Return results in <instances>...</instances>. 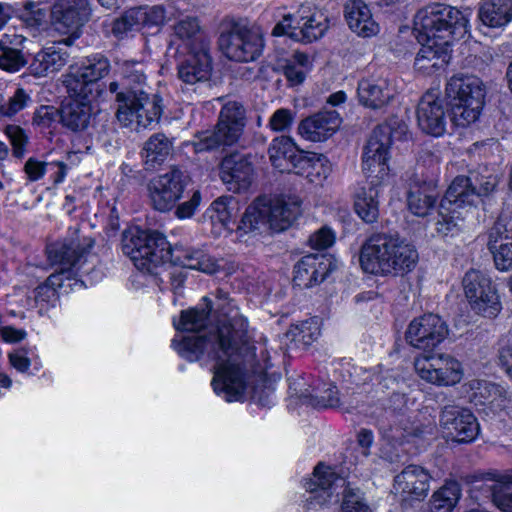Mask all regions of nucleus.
<instances>
[{
  "label": "nucleus",
  "instance_id": "0eeeda50",
  "mask_svg": "<svg viewBox=\"0 0 512 512\" xmlns=\"http://www.w3.org/2000/svg\"><path fill=\"white\" fill-rule=\"evenodd\" d=\"M301 214L298 200L286 201L282 198L258 197L247 207L237 228L244 233L269 226L275 231L287 229Z\"/></svg>",
  "mask_w": 512,
  "mask_h": 512
},
{
  "label": "nucleus",
  "instance_id": "aec40b11",
  "mask_svg": "<svg viewBox=\"0 0 512 512\" xmlns=\"http://www.w3.org/2000/svg\"><path fill=\"white\" fill-rule=\"evenodd\" d=\"M168 52L180 54L191 51L211 50V42L197 17L186 16L172 26Z\"/></svg>",
  "mask_w": 512,
  "mask_h": 512
},
{
  "label": "nucleus",
  "instance_id": "c756f323",
  "mask_svg": "<svg viewBox=\"0 0 512 512\" xmlns=\"http://www.w3.org/2000/svg\"><path fill=\"white\" fill-rule=\"evenodd\" d=\"M305 152L287 136L274 138L268 148L269 159L275 168L295 174L302 158L305 157Z\"/></svg>",
  "mask_w": 512,
  "mask_h": 512
},
{
  "label": "nucleus",
  "instance_id": "4be33fe9",
  "mask_svg": "<svg viewBox=\"0 0 512 512\" xmlns=\"http://www.w3.org/2000/svg\"><path fill=\"white\" fill-rule=\"evenodd\" d=\"M253 155L233 152L227 154L220 163V178L229 191H246L253 180Z\"/></svg>",
  "mask_w": 512,
  "mask_h": 512
},
{
  "label": "nucleus",
  "instance_id": "dca6fc26",
  "mask_svg": "<svg viewBox=\"0 0 512 512\" xmlns=\"http://www.w3.org/2000/svg\"><path fill=\"white\" fill-rule=\"evenodd\" d=\"M110 62L100 53L90 55L75 71L70 72L65 83L69 92L78 97H93V91L98 93V81L108 75Z\"/></svg>",
  "mask_w": 512,
  "mask_h": 512
},
{
  "label": "nucleus",
  "instance_id": "338daca9",
  "mask_svg": "<svg viewBox=\"0 0 512 512\" xmlns=\"http://www.w3.org/2000/svg\"><path fill=\"white\" fill-rule=\"evenodd\" d=\"M374 435L370 429L361 428L357 434V443L362 448V454L367 457L370 454V447L373 444Z\"/></svg>",
  "mask_w": 512,
  "mask_h": 512
},
{
  "label": "nucleus",
  "instance_id": "473e14b6",
  "mask_svg": "<svg viewBox=\"0 0 512 512\" xmlns=\"http://www.w3.org/2000/svg\"><path fill=\"white\" fill-rule=\"evenodd\" d=\"M394 94V88L385 78L362 79L357 87L360 104L373 110L387 106L393 99Z\"/></svg>",
  "mask_w": 512,
  "mask_h": 512
},
{
  "label": "nucleus",
  "instance_id": "39448f33",
  "mask_svg": "<svg viewBox=\"0 0 512 512\" xmlns=\"http://www.w3.org/2000/svg\"><path fill=\"white\" fill-rule=\"evenodd\" d=\"M417 39L450 46L468 33V19L457 8L436 3L419 10L414 19Z\"/></svg>",
  "mask_w": 512,
  "mask_h": 512
},
{
  "label": "nucleus",
  "instance_id": "b1692460",
  "mask_svg": "<svg viewBox=\"0 0 512 512\" xmlns=\"http://www.w3.org/2000/svg\"><path fill=\"white\" fill-rule=\"evenodd\" d=\"M419 128L426 134L440 137L446 132L450 109L436 93L426 92L420 99L416 110Z\"/></svg>",
  "mask_w": 512,
  "mask_h": 512
},
{
  "label": "nucleus",
  "instance_id": "4c0bfd02",
  "mask_svg": "<svg viewBox=\"0 0 512 512\" xmlns=\"http://www.w3.org/2000/svg\"><path fill=\"white\" fill-rule=\"evenodd\" d=\"M504 479L512 481V470L506 474H500L496 471L475 472L471 475L470 480L472 497L478 501L489 499L494 503Z\"/></svg>",
  "mask_w": 512,
  "mask_h": 512
},
{
  "label": "nucleus",
  "instance_id": "c9c22d12",
  "mask_svg": "<svg viewBox=\"0 0 512 512\" xmlns=\"http://www.w3.org/2000/svg\"><path fill=\"white\" fill-rule=\"evenodd\" d=\"M344 16L349 28L359 36L370 37L378 32V25L363 0H348L344 6Z\"/></svg>",
  "mask_w": 512,
  "mask_h": 512
},
{
  "label": "nucleus",
  "instance_id": "052dcab7",
  "mask_svg": "<svg viewBox=\"0 0 512 512\" xmlns=\"http://www.w3.org/2000/svg\"><path fill=\"white\" fill-rule=\"evenodd\" d=\"M494 505L503 512H512V481L504 479Z\"/></svg>",
  "mask_w": 512,
  "mask_h": 512
},
{
  "label": "nucleus",
  "instance_id": "4468645a",
  "mask_svg": "<svg viewBox=\"0 0 512 512\" xmlns=\"http://www.w3.org/2000/svg\"><path fill=\"white\" fill-rule=\"evenodd\" d=\"M190 178L178 166H171L147 184L148 197L151 206L159 212H168L182 198L185 187Z\"/></svg>",
  "mask_w": 512,
  "mask_h": 512
},
{
  "label": "nucleus",
  "instance_id": "ea45409f",
  "mask_svg": "<svg viewBox=\"0 0 512 512\" xmlns=\"http://www.w3.org/2000/svg\"><path fill=\"white\" fill-rule=\"evenodd\" d=\"M478 15L483 25L502 28L512 21V0H485Z\"/></svg>",
  "mask_w": 512,
  "mask_h": 512
},
{
  "label": "nucleus",
  "instance_id": "9d476101",
  "mask_svg": "<svg viewBox=\"0 0 512 512\" xmlns=\"http://www.w3.org/2000/svg\"><path fill=\"white\" fill-rule=\"evenodd\" d=\"M245 124L244 107L235 101L226 103L220 111L215 129L201 133L194 142L195 151L225 150L233 146L239 141Z\"/></svg>",
  "mask_w": 512,
  "mask_h": 512
},
{
  "label": "nucleus",
  "instance_id": "603ef678",
  "mask_svg": "<svg viewBox=\"0 0 512 512\" xmlns=\"http://www.w3.org/2000/svg\"><path fill=\"white\" fill-rule=\"evenodd\" d=\"M60 121V109L52 105H41L33 114L32 124L40 130L51 128Z\"/></svg>",
  "mask_w": 512,
  "mask_h": 512
},
{
  "label": "nucleus",
  "instance_id": "4d7b16f0",
  "mask_svg": "<svg viewBox=\"0 0 512 512\" xmlns=\"http://www.w3.org/2000/svg\"><path fill=\"white\" fill-rule=\"evenodd\" d=\"M25 8L26 12L23 14L22 20L28 28L39 30L46 25L47 14L44 9L31 2L27 3Z\"/></svg>",
  "mask_w": 512,
  "mask_h": 512
},
{
  "label": "nucleus",
  "instance_id": "49530a36",
  "mask_svg": "<svg viewBox=\"0 0 512 512\" xmlns=\"http://www.w3.org/2000/svg\"><path fill=\"white\" fill-rule=\"evenodd\" d=\"M512 242V213L503 211L487 231V247Z\"/></svg>",
  "mask_w": 512,
  "mask_h": 512
},
{
  "label": "nucleus",
  "instance_id": "cd10ccee",
  "mask_svg": "<svg viewBox=\"0 0 512 512\" xmlns=\"http://www.w3.org/2000/svg\"><path fill=\"white\" fill-rule=\"evenodd\" d=\"M186 58L178 64V77L185 85H196L210 80L212 57L210 50L182 53Z\"/></svg>",
  "mask_w": 512,
  "mask_h": 512
},
{
  "label": "nucleus",
  "instance_id": "393cba45",
  "mask_svg": "<svg viewBox=\"0 0 512 512\" xmlns=\"http://www.w3.org/2000/svg\"><path fill=\"white\" fill-rule=\"evenodd\" d=\"M385 245V276H403L411 272L418 262V252L398 235L387 234Z\"/></svg>",
  "mask_w": 512,
  "mask_h": 512
},
{
  "label": "nucleus",
  "instance_id": "bf43d9fd",
  "mask_svg": "<svg viewBox=\"0 0 512 512\" xmlns=\"http://www.w3.org/2000/svg\"><path fill=\"white\" fill-rule=\"evenodd\" d=\"M335 240V235L330 228L322 227L309 237V244L312 248L324 250L330 247Z\"/></svg>",
  "mask_w": 512,
  "mask_h": 512
},
{
  "label": "nucleus",
  "instance_id": "72a5a7b5",
  "mask_svg": "<svg viewBox=\"0 0 512 512\" xmlns=\"http://www.w3.org/2000/svg\"><path fill=\"white\" fill-rule=\"evenodd\" d=\"M438 197L439 193L434 181L415 179L408 191V208L414 215L424 217L434 209Z\"/></svg>",
  "mask_w": 512,
  "mask_h": 512
},
{
  "label": "nucleus",
  "instance_id": "bb28decb",
  "mask_svg": "<svg viewBox=\"0 0 512 512\" xmlns=\"http://www.w3.org/2000/svg\"><path fill=\"white\" fill-rule=\"evenodd\" d=\"M341 125V117L336 110L324 109L302 120L299 134L306 140L321 142L331 137Z\"/></svg>",
  "mask_w": 512,
  "mask_h": 512
},
{
  "label": "nucleus",
  "instance_id": "1a4fd4ad",
  "mask_svg": "<svg viewBox=\"0 0 512 512\" xmlns=\"http://www.w3.org/2000/svg\"><path fill=\"white\" fill-rule=\"evenodd\" d=\"M117 103L116 117L124 126H129L135 121L139 127L147 128L157 124L164 112L162 96L142 87L129 92H119Z\"/></svg>",
  "mask_w": 512,
  "mask_h": 512
},
{
  "label": "nucleus",
  "instance_id": "0e129e2a",
  "mask_svg": "<svg viewBox=\"0 0 512 512\" xmlns=\"http://www.w3.org/2000/svg\"><path fill=\"white\" fill-rule=\"evenodd\" d=\"M48 167L49 163L29 158L24 165V171L30 181H37L48 172Z\"/></svg>",
  "mask_w": 512,
  "mask_h": 512
},
{
  "label": "nucleus",
  "instance_id": "58836bf2",
  "mask_svg": "<svg viewBox=\"0 0 512 512\" xmlns=\"http://www.w3.org/2000/svg\"><path fill=\"white\" fill-rule=\"evenodd\" d=\"M173 151V139L164 133L151 135L144 143L142 157L147 169L162 165Z\"/></svg>",
  "mask_w": 512,
  "mask_h": 512
},
{
  "label": "nucleus",
  "instance_id": "3c124183",
  "mask_svg": "<svg viewBox=\"0 0 512 512\" xmlns=\"http://www.w3.org/2000/svg\"><path fill=\"white\" fill-rule=\"evenodd\" d=\"M320 330L317 322L313 319L303 321L302 323L292 326L287 335L292 337V340L301 343L305 346L313 343L319 336Z\"/></svg>",
  "mask_w": 512,
  "mask_h": 512
},
{
  "label": "nucleus",
  "instance_id": "a878e982",
  "mask_svg": "<svg viewBox=\"0 0 512 512\" xmlns=\"http://www.w3.org/2000/svg\"><path fill=\"white\" fill-rule=\"evenodd\" d=\"M71 42L72 39L69 37L43 47L34 55L29 64L30 74L35 77H45L60 71L68 62L69 53L66 46L70 45Z\"/></svg>",
  "mask_w": 512,
  "mask_h": 512
},
{
  "label": "nucleus",
  "instance_id": "79ce46f5",
  "mask_svg": "<svg viewBox=\"0 0 512 512\" xmlns=\"http://www.w3.org/2000/svg\"><path fill=\"white\" fill-rule=\"evenodd\" d=\"M465 386L470 392V400L476 405L504 401L508 397V391L504 386L487 380L472 379Z\"/></svg>",
  "mask_w": 512,
  "mask_h": 512
},
{
  "label": "nucleus",
  "instance_id": "f704fd0d",
  "mask_svg": "<svg viewBox=\"0 0 512 512\" xmlns=\"http://www.w3.org/2000/svg\"><path fill=\"white\" fill-rule=\"evenodd\" d=\"M387 239V233L372 234L363 243L360 250V266L366 273L377 276H385V245L382 243Z\"/></svg>",
  "mask_w": 512,
  "mask_h": 512
},
{
  "label": "nucleus",
  "instance_id": "9b49d317",
  "mask_svg": "<svg viewBox=\"0 0 512 512\" xmlns=\"http://www.w3.org/2000/svg\"><path fill=\"white\" fill-rule=\"evenodd\" d=\"M329 28L328 16L312 3L301 4L293 13L286 14L272 30L274 36L287 35L306 43L321 38Z\"/></svg>",
  "mask_w": 512,
  "mask_h": 512
},
{
  "label": "nucleus",
  "instance_id": "7ed1b4c3",
  "mask_svg": "<svg viewBox=\"0 0 512 512\" xmlns=\"http://www.w3.org/2000/svg\"><path fill=\"white\" fill-rule=\"evenodd\" d=\"M407 131L408 127L402 120L392 118L374 128L364 147L362 170L368 182L357 190L354 209L365 223L371 224L378 220L380 186L389 171V148L394 140L404 139Z\"/></svg>",
  "mask_w": 512,
  "mask_h": 512
},
{
  "label": "nucleus",
  "instance_id": "8fccbe9b",
  "mask_svg": "<svg viewBox=\"0 0 512 512\" xmlns=\"http://www.w3.org/2000/svg\"><path fill=\"white\" fill-rule=\"evenodd\" d=\"M32 103L30 93L24 88L18 87L14 93L6 100L0 103V115L11 118Z\"/></svg>",
  "mask_w": 512,
  "mask_h": 512
},
{
  "label": "nucleus",
  "instance_id": "c03bdc74",
  "mask_svg": "<svg viewBox=\"0 0 512 512\" xmlns=\"http://www.w3.org/2000/svg\"><path fill=\"white\" fill-rule=\"evenodd\" d=\"M455 208L458 207L446 201L445 195L441 201L440 211L438 212V218L435 223L436 231L439 235L447 237L459 233L463 219L459 214L456 215Z\"/></svg>",
  "mask_w": 512,
  "mask_h": 512
},
{
  "label": "nucleus",
  "instance_id": "09e8293b",
  "mask_svg": "<svg viewBox=\"0 0 512 512\" xmlns=\"http://www.w3.org/2000/svg\"><path fill=\"white\" fill-rule=\"evenodd\" d=\"M141 19V12L136 11L135 8L129 9L112 22L111 33L117 39H123L130 32L138 31L142 28Z\"/></svg>",
  "mask_w": 512,
  "mask_h": 512
},
{
  "label": "nucleus",
  "instance_id": "69168bd1",
  "mask_svg": "<svg viewBox=\"0 0 512 512\" xmlns=\"http://www.w3.org/2000/svg\"><path fill=\"white\" fill-rule=\"evenodd\" d=\"M283 73L291 85H299L305 79L304 69L298 67L295 63L286 61L283 66Z\"/></svg>",
  "mask_w": 512,
  "mask_h": 512
},
{
  "label": "nucleus",
  "instance_id": "e433bc0d",
  "mask_svg": "<svg viewBox=\"0 0 512 512\" xmlns=\"http://www.w3.org/2000/svg\"><path fill=\"white\" fill-rule=\"evenodd\" d=\"M424 42L416 55L414 67L417 71L430 75L448 63L449 46L437 41Z\"/></svg>",
  "mask_w": 512,
  "mask_h": 512
},
{
  "label": "nucleus",
  "instance_id": "423d86ee",
  "mask_svg": "<svg viewBox=\"0 0 512 512\" xmlns=\"http://www.w3.org/2000/svg\"><path fill=\"white\" fill-rule=\"evenodd\" d=\"M305 489L311 493V500L319 505L330 502L333 498L337 502L343 496L341 512H368L369 508L363 500L362 493L331 467L319 463L313 476L304 482Z\"/></svg>",
  "mask_w": 512,
  "mask_h": 512
},
{
  "label": "nucleus",
  "instance_id": "2f4dec72",
  "mask_svg": "<svg viewBox=\"0 0 512 512\" xmlns=\"http://www.w3.org/2000/svg\"><path fill=\"white\" fill-rule=\"evenodd\" d=\"M28 39L16 32H7L0 38V69L15 73L28 64L25 56V44Z\"/></svg>",
  "mask_w": 512,
  "mask_h": 512
},
{
  "label": "nucleus",
  "instance_id": "2eb2a0df",
  "mask_svg": "<svg viewBox=\"0 0 512 512\" xmlns=\"http://www.w3.org/2000/svg\"><path fill=\"white\" fill-rule=\"evenodd\" d=\"M218 44L227 58L238 62L254 61L263 48L261 36L239 24H233L229 30L222 31Z\"/></svg>",
  "mask_w": 512,
  "mask_h": 512
},
{
  "label": "nucleus",
  "instance_id": "f03ea898",
  "mask_svg": "<svg viewBox=\"0 0 512 512\" xmlns=\"http://www.w3.org/2000/svg\"><path fill=\"white\" fill-rule=\"evenodd\" d=\"M122 251L137 269L150 274H157V268L166 261L207 274H213L219 269L217 261L203 249L179 243L170 246L158 231L138 228L125 231L122 236Z\"/></svg>",
  "mask_w": 512,
  "mask_h": 512
},
{
  "label": "nucleus",
  "instance_id": "6ab92c4d",
  "mask_svg": "<svg viewBox=\"0 0 512 512\" xmlns=\"http://www.w3.org/2000/svg\"><path fill=\"white\" fill-rule=\"evenodd\" d=\"M415 369L420 378L439 386L455 385L463 376L460 362L447 354L429 355L416 359Z\"/></svg>",
  "mask_w": 512,
  "mask_h": 512
},
{
  "label": "nucleus",
  "instance_id": "20e7f679",
  "mask_svg": "<svg viewBox=\"0 0 512 512\" xmlns=\"http://www.w3.org/2000/svg\"><path fill=\"white\" fill-rule=\"evenodd\" d=\"M93 246V241L89 240L81 244L78 239L65 240L62 243H54L47 246V256L51 264L62 266L57 273L51 274L45 282L38 285L33 290L34 306L39 308V313H43L54 307L58 301L57 288L62 289L75 286L83 287L84 282L75 278L82 262L85 261V255Z\"/></svg>",
  "mask_w": 512,
  "mask_h": 512
},
{
  "label": "nucleus",
  "instance_id": "f257e3e1",
  "mask_svg": "<svg viewBox=\"0 0 512 512\" xmlns=\"http://www.w3.org/2000/svg\"><path fill=\"white\" fill-rule=\"evenodd\" d=\"M205 296V306L183 310L178 323L179 331L194 334L172 340L178 354L196 361L206 353L214 359V392L227 402L240 401L253 374L262 375L270 366V356L265 343L252 341L247 319L230 293L217 288Z\"/></svg>",
  "mask_w": 512,
  "mask_h": 512
},
{
  "label": "nucleus",
  "instance_id": "de8ad7c7",
  "mask_svg": "<svg viewBox=\"0 0 512 512\" xmlns=\"http://www.w3.org/2000/svg\"><path fill=\"white\" fill-rule=\"evenodd\" d=\"M461 490L456 482L445 484L432 496L433 512H451L460 499Z\"/></svg>",
  "mask_w": 512,
  "mask_h": 512
},
{
  "label": "nucleus",
  "instance_id": "f3484780",
  "mask_svg": "<svg viewBox=\"0 0 512 512\" xmlns=\"http://www.w3.org/2000/svg\"><path fill=\"white\" fill-rule=\"evenodd\" d=\"M448 333V325L439 315L427 313L409 323L405 339L412 347L431 352L446 339Z\"/></svg>",
  "mask_w": 512,
  "mask_h": 512
},
{
  "label": "nucleus",
  "instance_id": "a19ab883",
  "mask_svg": "<svg viewBox=\"0 0 512 512\" xmlns=\"http://www.w3.org/2000/svg\"><path fill=\"white\" fill-rule=\"evenodd\" d=\"M331 171L332 165L325 155L306 151L296 174L306 177L311 183H321Z\"/></svg>",
  "mask_w": 512,
  "mask_h": 512
},
{
  "label": "nucleus",
  "instance_id": "13d9d810",
  "mask_svg": "<svg viewBox=\"0 0 512 512\" xmlns=\"http://www.w3.org/2000/svg\"><path fill=\"white\" fill-rule=\"evenodd\" d=\"M135 10L142 14V19L140 20L142 27L153 25L157 26L164 22L165 9L160 5L152 7H138L135 8Z\"/></svg>",
  "mask_w": 512,
  "mask_h": 512
},
{
  "label": "nucleus",
  "instance_id": "412c9836",
  "mask_svg": "<svg viewBox=\"0 0 512 512\" xmlns=\"http://www.w3.org/2000/svg\"><path fill=\"white\" fill-rule=\"evenodd\" d=\"M91 11L88 0H57L51 7V20L57 31L78 37Z\"/></svg>",
  "mask_w": 512,
  "mask_h": 512
},
{
  "label": "nucleus",
  "instance_id": "680f3d73",
  "mask_svg": "<svg viewBox=\"0 0 512 512\" xmlns=\"http://www.w3.org/2000/svg\"><path fill=\"white\" fill-rule=\"evenodd\" d=\"M316 404L323 408H335L342 405L335 385L329 384L320 395H316Z\"/></svg>",
  "mask_w": 512,
  "mask_h": 512
},
{
  "label": "nucleus",
  "instance_id": "37998d69",
  "mask_svg": "<svg viewBox=\"0 0 512 512\" xmlns=\"http://www.w3.org/2000/svg\"><path fill=\"white\" fill-rule=\"evenodd\" d=\"M238 213L237 201L231 196H222L214 200L206 214L213 224H220L225 229H233Z\"/></svg>",
  "mask_w": 512,
  "mask_h": 512
},
{
  "label": "nucleus",
  "instance_id": "a211bd4d",
  "mask_svg": "<svg viewBox=\"0 0 512 512\" xmlns=\"http://www.w3.org/2000/svg\"><path fill=\"white\" fill-rule=\"evenodd\" d=\"M431 475L422 466L408 465L394 477L393 488L400 496L403 509L413 508L425 500L430 490Z\"/></svg>",
  "mask_w": 512,
  "mask_h": 512
},
{
  "label": "nucleus",
  "instance_id": "864d4df0",
  "mask_svg": "<svg viewBox=\"0 0 512 512\" xmlns=\"http://www.w3.org/2000/svg\"><path fill=\"white\" fill-rule=\"evenodd\" d=\"M5 134L12 145L14 157L18 159L23 158L28 144V136L25 131L18 125H7L5 128Z\"/></svg>",
  "mask_w": 512,
  "mask_h": 512
},
{
  "label": "nucleus",
  "instance_id": "c85d7f7f",
  "mask_svg": "<svg viewBox=\"0 0 512 512\" xmlns=\"http://www.w3.org/2000/svg\"><path fill=\"white\" fill-rule=\"evenodd\" d=\"M331 271V262L324 255L303 256L294 266L293 282L296 286L310 288L321 283Z\"/></svg>",
  "mask_w": 512,
  "mask_h": 512
},
{
  "label": "nucleus",
  "instance_id": "e2e57ef3",
  "mask_svg": "<svg viewBox=\"0 0 512 512\" xmlns=\"http://www.w3.org/2000/svg\"><path fill=\"white\" fill-rule=\"evenodd\" d=\"M201 202V193L195 190L190 199L180 203L175 210V216L179 219L191 218Z\"/></svg>",
  "mask_w": 512,
  "mask_h": 512
},
{
  "label": "nucleus",
  "instance_id": "5fc2aeb1",
  "mask_svg": "<svg viewBox=\"0 0 512 512\" xmlns=\"http://www.w3.org/2000/svg\"><path fill=\"white\" fill-rule=\"evenodd\" d=\"M295 120V112L288 108L277 109L270 117L268 126L274 132H288Z\"/></svg>",
  "mask_w": 512,
  "mask_h": 512
},
{
  "label": "nucleus",
  "instance_id": "f8f14e48",
  "mask_svg": "<svg viewBox=\"0 0 512 512\" xmlns=\"http://www.w3.org/2000/svg\"><path fill=\"white\" fill-rule=\"evenodd\" d=\"M498 186V176L488 167H479L467 176H457L446 191V201L457 207L476 206L490 197Z\"/></svg>",
  "mask_w": 512,
  "mask_h": 512
},
{
  "label": "nucleus",
  "instance_id": "6e6552de",
  "mask_svg": "<svg viewBox=\"0 0 512 512\" xmlns=\"http://www.w3.org/2000/svg\"><path fill=\"white\" fill-rule=\"evenodd\" d=\"M450 106V121L459 127L474 123L484 106L485 91L482 81L473 75H454L446 85Z\"/></svg>",
  "mask_w": 512,
  "mask_h": 512
},
{
  "label": "nucleus",
  "instance_id": "7c9ffc66",
  "mask_svg": "<svg viewBox=\"0 0 512 512\" xmlns=\"http://www.w3.org/2000/svg\"><path fill=\"white\" fill-rule=\"evenodd\" d=\"M91 97L70 98L60 107V123L72 133L86 130L92 116Z\"/></svg>",
  "mask_w": 512,
  "mask_h": 512
},
{
  "label": "nucleus",
  "instance_id": "774afa93",
  "mask_svg": "<svg viewBox=\"0 0 512 512\" xmlns=\"http://www.w3.org/2000/svg\"><path fill=\"white\" fill-rule=\"evenodd\" d=\"M27 333L23 329H16L12 326H6L1 329V336L4 341L17 343L25 339Z\"/></svg>",
  "mask_w": 512,
  "mask_h": 512
},
{
  "label": "nucleus",
  "instance_id": "5701e85b",
  "mask_svg": "<svg viewBox=\"0 0 512 512\" xmlns=\"http://www.w3.org/2000/svg\"><path fill=\"white\" fill-rule=\"evenodd\" d=\"M440 426L458 443H470L476 439L480 427L473 413L464 407L446 405L442 408Z\"/></svg>",
  "mask_w": 512,
  "mask_h": 512
},
{
  "label": "nucleus",
  "instance_id": "a18cd8bd",
  "mask_svg": "<svg viewBox=\"0 0 512 512\" xmlns=\"http://www.w3.org/2000/svg\"><path fill=\"white\" fill-rule=\"evenodd\" d=\"M119 69L122 76L120 92H129L140 87L145 89L146 74L145 65L142 62L125 60L119 64Z\"/></svg>",
  "mask_w": 512,
  "mask_h": 512
},
{
  "label": "nucleus",
  "instance_id": "ddd939ff",
  "mask_svg": "<svg viewBox=\"0 0 512 512\" xmlns=\"http://www.w3.org/2000/svg\"><path fill=\"white\" fill-rule=\"evenodd\" d=\"M462 287L464 296L475 314L492 319L501 312L500 296L487 273L469 269L462 278Z\"/></svg>",
  "mask_w": 512,
  "mask_h": 512
},
{
  "label": "nucleus",
  "instance_id": "6e6d98bb",
  "mask_svg": "<svg viewBox=\"0 0 512 512\" xmlns=\"http://www.w3.org/2000/svg\"><path fill=\"white\" fill-rule=\"evenodd\" d=\"M496 363L506 374L512 368V330L498 341Z\"/></svg>",
  "mask_w": 512,
  "mask_h": 512
}]
</instances>
